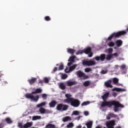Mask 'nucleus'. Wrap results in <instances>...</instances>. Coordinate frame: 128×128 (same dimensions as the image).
<instances>
[{
  "label": "nucleus",
  "mask_w": 128,
  "mask_h": 128,
  "mask_svg": "<svg viewBox=\"0 0 128 128\" xmlns=\"http://www.w3.org/2000/svg\"><path fill=\"white\" fill-rule=\"evenodd\" d=\"M65 96L66 99L64 100V102L70 104V106H74V108H78V106H80V100L72 98V94H66Z\"/></svg>",
  "instance_id": "obj_1"
},
{
  "label": "nucleus",
  "mask_w": 128,
  "mask_h": 128,
  "mask_svg": "<svg viewBox=\"0 0 128 128\" xmlns=\"http://www.w3.org/2000/svg\"><path fill=\"white\" fill-rule=\"evenodd\" d=\"M42 90L41 88H36L34 91L32 92L31 93H27L25 94V98L28 100H34V102H38L40 98V96L36 95V96H33V94H42Z\"/></svg>",
  "instance_id": "obj_2"
},
{
  "label": "nucleus",
  "mask_w": 128,
  "mask_h": 128,
  "mask_svg": "<svg viewBox=\"0 0 128 128\" xmlns=\"http://www.w3.org/2000/svg\"><path fill=\"white\" fill-rule=\"evenodd\" d=\"M112 58H112V54H109L106 56V54H101L100 56H96L95 58H93V60H95L97 62L98 60H101V62H104V60H110Z\"/></svg>",
  "instance_id": "obj_3"
},
{
  "label": "nucleus",
  "mask_w": 128,
  "mask_h": 128,
  "mask_svg": "<svg viewBox=\"0 0 128 128\" xmlns=\"http://www.w3.org/2000/svg\"><path fill=\"white\" fill-rule=\"evenodd\" d=\"M126 34V31H119L117 32H114L108 38V40H112L114 38H120V36H122Z\"/></svg>",
  "instance_id": "obj_4"
},
{
  "label": "nucleus",
  "mask_w": 128,
  "mask_h": 128,
  "mask_svg": "<svg viewBox=\"0 0 128 128\" xmlns=\"http://www.w3.org/2000/svg\"><path fill=\"white\" fill-rule=\"evenodd\" d=\"M114 106V110L115 112H118V108H124V105L120 104V102L116 100H112V106Z\"/></svg>",
  "instance_id": "obj_5"
},
{
  "label": "nucleus",
  "mask_w": 128,
  "mask_h": 128,
  "mask_svg": "<svg viewBox=\"0 0 128 128\" xmlns=\"http://www.w3.org/2000/svg\"><path fill=\"white\" fill-rule=\"evenodd\" d=\"M68 108V105L64 104H58L56 107L57 110H62V112L67 110Z\"/></svg>",
  "instance_id": "obj_6"
},
{
  "label": "nucleus",
  "mask_w": 128,
  "mask_h": 128,
  "mask_svg": "<svg viewBox=\"0 0 128 128\" xmlns=\"http://www.w3.org/2000/svg\"><path fill=\"white\" fill-rule=\"evenodd\" d=\"M76 74L78 78H82V80H88L89 78L88 75H86V74L80 70L77 71L76 72Z\"/></svg>",
  "instance_id": "obj_7"
},
{
  "label": "nucleus",
  "mask_w": 128,
  "mask_h": 128,
  "mask_svg": "<svg viewBox=\"0 0 128 128\" xmlns=\"http://www.w3.org/2000/svg\"><path fill=\"white\" fill-rule=\"evenodd\" d=\"M112 101H106L104 100L102 102L101 104V107L104 108L106 106H108V108H112Z\"/></svg>",
  "instance_id": "obj_8"
},
{
  "label": "nucleus",
  "mask_w": 128,
  "mask_h": 128,
  "mask_svg": "<svg viewBox=\"0 0 128 128\" xmlns=\"http://www.w3.org/2000/svg\"><path fill=\"white\" fill-rule=\"evenodd\" d=\"M82 64L84 66H94V64H96V62H94V60H84L82 62Z\"/></svg>",
  "instance_id": "obj_9"
},
{
  "label": "nucleus",
  "mask_w": 128,
  "mask_h": 128,
  "mask_svg": "<svg viewBox=\"0 0 128 128\" xmlns=\"http://www.w3.org/2000/svg\"><path fill=\"white\" fill-rule=\"evenodd\" d=\"M114 120L108 121L106 122V126L108 128H114Z\"/></svg>",
  "instance_id": "obj_10"
},
{
  "label": "nucleus",
  "mask_w": 128,
  "mask_h": 128,
  "mask_svg": "<svg viewBox=\"0 0 128 128\" xmlns=\"http://www.w3.org/2000/svg\"><path fill=\"white\" fill-rule=\"evenodd\" d=\"M68 86H74L75 84H76V81H72L70 80H68L66 82Z\"/></svg>",
  "instance_id": "obj_11"
},
{
  "label": "nucleus",
  "mask_w": 128,
  "mask_h": 128,
  "mask_svg": "<svg viewBox=\"0 0 128 128\" xmlns=\"http://www.w3.org/2000/svg\"><path fill=\"white\" fill-rule=\"evenodd\" d=\"M105 86L106 88H112V80H108L107 82H105Z\"/></svg>",
  "instance_id": "obj_12"
},
{
  "label": "nucleus",
  "mask_w": 128,
  "mask_h": 128,
  "mask_svg": "<svg viewBox=\"0 0 128 128\" xmlns=\"http://www.w3.org/2000/svg\"><path fill=\"white\" fill-rule=\"evenodd\" d=\"M39 112L42 114H48V110L42 107L40 108Z\"/></svg>",
  "instance_id": "obj_13"
},
{
  "label": "nucleus",
  "mask_w": 128,
  "mask_h": 128,
  "mask_svg": "<svg viewBox=\"0 0 128 128\" xmlns=\"http://www.w3.org/2000/svg\"><path fill=\"white\" fill-rule=\"evenodd\" d=\"M57 102L56 100H52L49 103V106L50 108H54L56 106Z\"/></svg>",
  "instance_id": "obj_14"
},
{
  "label": "nucleus",
  "mask_w": 128,
  "mask_h": 128,
  "mask_svg": "<svg viewBox=\"0 0 128 128\" xmlns=\"http://www.w3.org/2000/svg\"><path fill=\"white\" fill-rule=\"evenodd\" d=\"M0 84H1V86H6V84H8V82L2 79V77L1 75H0Z\"/></svg>",
  "instance_id": "obj_15"
},
{
  "label": "nucleus",
  "mask_w": 128,
  "mask_h": 128,
  "mask_svg": "<svg viewBox=\"0 0 128 128\" xmlns=\"http://www.w3.org/2000/svg\"><path fill=\"white\" fill-rule=\"evenodd\" d=\"M116 44L118 48H120V46H122V41L120 40H118L116 41Z\"/></svg>",
  "instance_id": "obj_16"
},
{
  "label": "nucleus",
  "mask_w": 128,
  "mask_h": 128,
  "mask_svg": "<svg viewBox=\"0 0 128 128\" xmlns=\"http://www.w3.org/2000/svg\"><path fill=\"white\" fill-rule=\"evenodd\" d=\"M84 54H88L90 52H92V48L90 47L86 49H84Z\"/></svg>",
  "instance_id": "obj_17"
},
{
  "label": "nucleus",
  "mask_w": 128,
  "mask_h": 128,
  "mask_svg": "<svg viewBox=\"0 0 128 128\" xmlns=\"http://www.w3.org/2000/svg\"><path fill=\"white\" fill-rule=\"evenodd\" d=\"M36 80V78H32L31 79L28 80V82L30 84H34Z\"/></svg>",
  "instance_id": "obj_18"
},
{
  "label": "nucleus",
  "mask_w": 128,
  "mask_h": 128,
  "mask_svg": "<svg viewBox=\"0 0 128 128\" xmlns=\"http://www.w3.org/2000/svg\"><path fill=\"white\" fill-rule=\"evenodd\" d=\"M59 88L61 90H66V84H64V82H60L59 84Z\"/></svg>",
  "instance_id": "obj_19"
},
{
  "label": "nucleus",
  "mask_w": 128,
  "mask_h": 128,
  "mask_svg": "<svg viewBox=\"0 0 128 128\" xmlns=\"http://www.w3.org/2000/svg\"><path fill=\"white\" fill-rule=\"evenodd\" d=\"M32 126V122H27L26 124L23 125V128H30Z\"/></svg>",
  "instance_id": "obj_20"
},
{
  "label": "nucleus",
  "mask_w": 128,
  "mask_h": 128,
  "mask_svg": "<svg viewBox=\"0 0 128 128\" xmlns=\"http://www.w3.org/2000/svg\"><path fill=\"white\" fill-rule=\"evenodd\" d=\"M108 96H110V93L106 92L102 96V99L103 100H106L108 98Z\"/></svg>",
  "instance_id": "obj_21"
},
{
  "label": "nucleus",
  "mask_w": 128,
  "mask_h": 128,
  "mask_svg": "<svg viewBox=\"0 0 128 128\" xmlns=\"http://www.w3.org/2000/svg\"><path fill=\"white\" fill-rule=\"evenodd\" d=\"M5 121L7 122L8 124H12V121L10 118L7 117L5 118Z\"/></svg>",
  "instance_id": "obj_22"
},
{
  "label": "nucleus",
  "mask_w": 128,
  "mask_h": 128,
  "mask_svg": "<svg viewBox=\"0 0 128 128\" xmlns=\"http://www.w3.org/2000/svg\"><path fill=\"white\" fill-rule=\"evenodd\" d=\"M67 52H68V54H72L76 52V50L72 48H68Z\"/></svg>",
  "instance_id": "obj_23"
},
{
  "label": "nucleus",
  "mask_w": 128,
  "mask_h": 128,
  "mask_svg": "<svg viewBox=\"0 0 128 128\" xmlns=\"http://www.w3.org/2000/svg\"><path fill=\"white\" fill-rule=\"evenodd\" d=\"M46 102H42V103L38 104L36 106V108H42V106H46Z\"/></svg>",
  "instance_id": "obj_24"
},
{
  "label": "nucleus",
  "mask_w": 128,
  "mask_h": 128,
  "mask_svg": "<svg viewBox=\"0 0 128 128\" xmlns=\"http://www.w3.org/2000/svg\"><path fill=\"white\" fill-rule=\"evenodd\" d=\"M62 120L64 122H68V120H72V118L68 116L63 118Z\"/></svg>",
  "instance_id": "obj_25"
},
{
  "label": "nucleus",
  "mask_w": 128,
  "mask_h": 128,
  "mask_svg": "<svg viewBox=\"0 0 128 128\" xmlns=\"http://www.w3.org/2000/svg\"><path fill=\"white\" fill-rule=\"evenodd\" d=\"M86 126L87 128H92V122L90 121V122L86 123Z\"/></svg>",
  "instance_id": "obj_26"
},
{
  "label": "nucleus",
  "mask_w": 128,
  "mask_h": 128,
  "mask_svg": "<svg viewBox=\"0 0 128 128\" xmlns=\"http://www.w3.org/2000/svg\"><path fill=\"white\" fill-rule=\"evenodd\" d=\"M83 84L84 86H88L90 84V80L85 81Z\"/></svg>",
  "instance_id": "obj_27"
},
{
  "label": "nucleus",
  "mask_w": 128,
  "mask_h": 128,
  "mask_svg": "<svg viewBox=\"0 0 128 128\" xmlns=\"http://www.w3.org/2000/svg\"><path fill=\"white\" fill-rule=\"evenodd\" d=\"M90 104V101L84 102L81 104V106H88V104Z\"/></svg>",
  "instance_id": "obj_28"
},
{
  "label": "nucleus",
  "mask_w": 128,
  "mask_h": 128,
  "mask_svg": "<svg viewBox=\"0 0 128 128\" xmlns=\"http://www.w3.org/2000/svg\"><path fill=\"white\" fill-rule=\"evenodd\" d=\"M76 68V64H74V65L70 66L69 68L70 71L72 72V70H74Z\"/></svg>",
  "instance_id": "obj_29"
},
{
  "label": "nucleus",
  "mask_w": 128,
  "mask_h": 128,
  "mask_svg": "<svg viewBox=\"0 0 128 128\" xmlns=\"http://www.w3.org/2000/svg\"><path fill=\"white\" fill-rule=\"evenodd\" d=\"M114 90L116 92H126V89L120 88H115Z\"/></svg>",
  "instance_id": "obj_30"
},
{
  "label": "nucleus",
  "mask_w": 128,
  "mask_h": 128,
  "mask_svg": "<svg viewBox=\"0 0 128 128\" xmlns=\"http://www.w3.org/2000/svg\"><path fill=\"white\" fill-rule=\"evenodd\" d=\"M40 118H42V116H34L32 117L33 120H40Z\"/></svg>",
  "instance_id": "obj_31"
},
{
  "label": "nucleus",
  "mask_w": 128,
  "mask_h": 128,
  "mask_svg": "<svg viewBox=\"0 0 128 128\" xmlns=\"http://www.w3.org/2000/svg\"><path fill=\"white\" fill-rule=\"evenodd\" d=\"M72 116H80V112L78 110H74L72 113Z\"/></svg>",
  "instance_id": "obj_32"
},
{
  "label": "nucleus",
  "mask_w": 128,
  "mask_h": 128,
  "mask_svg": "<svg viewBox=\"0 0 128 128\" xmlns=\"http://www.w3.org/2000/svg\"><path fill=\"white\" fill-rule=\"evenodd\" d=\"M74 123L72 122H70L66 126L67 128H74Z\"/></svg>",
  "instance_id": "obj_33"
},
{
  "label": "nucleus",
  "mask_w": 128,
  "mask_h": 128,
  "mask_svg": "<svg viewBox=\"0 0 128 128\" xmlns=\"http://www.w3.org/2000/svg\"><path fill=\"white\" fill-rule=\"evenodd\" d=\"M74 56L70 57V59L68 60V62H74Z\"/></svg>",
  "instance_id": "obj_34"
},
{
  "label": "nucleus",
  "mask_w": 128,
  "mask_h": 128,
  "mask_svg": "<svg viewBox=\"0 0 128 128\" xmlns=\"http://www.w3.org/2000/svg\"><path fill=\"white\" fill-rule=\"evenodd\" d=\"M84 54V50H80L76 52V56H78V54Z\"/></svg>",
  "instance_id": "obj_35"
},
{
  "label": "nucleus",
  "mask_w": 128,
  "mask_h": 128,
  "mask_svg": "<svg viewBox=\"0 0 128 128\" xmlns=\"http://www.w3.org/2000/svg\"><path fill=\"white\" fill-rule=\"evenodd\" d=\"M120 70H126L127 68H126V64H122L120 66Z\"/></svg>",
  "instance_id": "obj_36"
},
{
  "label": "nucleus",
  "mask_w": 128,
  "mask_h": 128,
  "mask_svg": "<svg viewBox=\"0 0 128 128\" xmlns=\"http://www.w3.org/2000/svg\"><path fill=\"white\" fill-rule=\"evenodd\" d=\"M64 70V64L61 63L59 66L58 70Z\"/></svg>",
  "instance_id": "obj_37"
},
{
  "label": "nucleus",
  "mask_w": 128,
  "mask_h": 128,
  "mask_svg": "<svg viewBox=\"0 0 128 128\" xmlns=\"http://www.w3.org/2000/svg\"><path fill=\"white\" fill-rule=\"evenodd\" d=\"M113 58H118V52H115L113 54H111Z\"/></svg>",
  "instance_id": "obj_38"
},
{
  "label": "nucleus",
  "mask_w": 128,
  "mask_h": 128,
  "mask_svg": "<svg viewBox=\"0 0 128 128\" xmlns=\"http://www.w3.org/2000/svg\"><path fill=\"white\" fill-rule=\"evenodd\" d=\"M113 82L114 84H116L118 82V78H113Z\"/></svg>",
  "instance_id": "obj_39"
},
{
  "label": "nucleus",
  "mask_w": 128,
  "mask_h": 128,
  "mask_svg": "<svg viewBox=\"0 0 128 128\" xmlns=\"http://www.w3.org/2000/svg\"><path fill=\"white\" fill-rule=\"evenodd\" d=\"M44 20L46 22H50L51 20L50 17V16H46L44 17Z\"/></svg>",
  "instance_id": "obj_40"
},
{
  "label": "nucleus",
  "mask_w": 128,
  "mask_h": 128,
  "mask_svg": "<svg viewBox=\"0 0 128 128\" xmlns=\"http://www.w3.org/2000/svg\"><path fill=\"white\" fill-rule=\"evenodd\" d=\"M42 98L43 100H46V98H48V95L46 94H42Z\"/></svg>",
  "instance_id": "obj_41"
},
{
  "label": "nucleus",
  "mask_w": 128,
  "mask_h": 128,
  "mask_svg": "<svg viewBox=\"0 0 128 128\" xmlns=\"http://www.w3.org/2000/svg\"><path fill=\"white\" fill-rule=\"evenodd\" d=\"M108 46H114V42H110L109 43H108Z\"/></svg>",
  "instance_id": "obj_42"
},
{
  "label": "nucleus",
  "mask_w": 128,
  "mask_h": 128,
  "mask_svg": "<svg viewBox=\"0 0 128 128\" xmlns=\"http://www.w3.org/2000/svg\"><path fill=\"white\" fill-rule=\"evenodd\" d=\"M110 116L111 118H118V115H116L114 113L110 112Z\"/></svg>",
  "instance_id": "obj_43"
},
{
  "label": "nucleus",
  "mask_w": 128,
  "mask_h": 128,
  "mask_svg": "<svg viewBox=\"0 0 128 128\" xmlns=\"http://www.w3.org/2000/svg\"><path fill=\"white\" fill-rule=\"evenodd\" d=\"M44 82L45 84H48L50 80H48V78L47 77H46L44 78Z\"/></svg>",
  "instance_id": "obj_44"
},
{
  "label": "nucleus",
  "mask_w": 128,
  "mask_h": 128,
  "mask_svg": "<svg viewBox=\"0 0 128 128\" xmlns=\"http://www.w3.org/2000/svg\"><path fill=\"white\" fill-rule=\"evenodd\" d=\"M84 70H85L86 72H92V68H86Z\"/></svg>",
  "instance_id": "obj_45"
},
{
  "label": "nucleus",
  "mask_w": 128,
  "mask_h": 128,
  "mask_svg": "<svg viewBox=\"0 0 128 128\" xmlns=\"http://www.w3.org/2000/svg\"><path fill=\"white\" fill-rule=\"evenodd\" d=\"M66 78H68V75H66V74H64L62 76V80H66Z\"/></svg>",
  "instance_id": "obj_46"
},
{
  "label": "nucleus",
  "mask_w": 128,
  "mask_h": 128,
  "mask_svg": "<svg viewBox=\"0 0 128 128\" xmlns=\"http://www.w3.org/2000/svg\"><path fill=\"white\" fill-rule=\"evenodd\" d=\"M65 72H66V74H68V73L70 72V68L68 69V67L66 68L65 69Z\"/></svg>",
  "instance_id": "obj_47"
},
{
  "label": "nucleus",
  "mask_w": 128,
  "mask_h": 128,
  "mask_svg": "<svg viewBox=\"0 0 128 128\" xmlns=\"http://www.w3.org/2000/svg\"><path fill=\"white\" fill-rule=\"evenodd\" d=\"M106 120H110V118H112L110 114V113L108 114V116H106Z\"/></svg>",
  "instance_id": "obj_48"
},
{
  "label": "nucleus",
  "mask_w": 128,
  "mask_h": 128,
  "mask_svg": "<svg viewBox=\"0 0 128 128\" xmlns=\"http://www.w3.org/2000/svg\"><path fill=\"white\" fill-rule=\"evenodd\" d=\"M18 126L20 128H24V126H22V123H18Z\"/></svg>",
  "instance_id": "obj_49"
},
{
  "label": "nucleus",
  "mask_w": 128,
  "mask_h": 128,
  "mask_svg": "<svg viewBox=\"0 0 128 128\" xmlns=\"http://www.w3.org/2000/svg\"><path fill=\"white\" fill-rule=\"evenodd\" d=\"M106 72H108V71L104 70H102L101 72V73L102 74H106Z\"/></svg>",
  "instance_id": "obj_50"
},
{
  "label": "nucleus",
  "mask_w": 128,
  "mask_h": 128,
  "mask_svg": "<svg viewBox=\"0 0 128 128\" xmlns=\"http://www.w3.org/2000/svg\"><path fill=\"white\" fill-rule=\"evenodd\" d=\"M93 54H92V52H90L89 53V54L88 55V58H92V56Z\"/></svg>",
  "instance_id": "obj_51"
},
{
  "label": "nucleus",
  "mask_w": 128,
  "mask_h": 128,
  "mask_svg": "<svg viewBox=\"0 0 128 128\" xmlns=\"http://www.w3.org/2000/svg\"><path fill=\"white\" fill-rule=\"evenodd\" d=\"M118 68H120V66L118 65H115L114 66V70H118Z\"/></svg>",
  "instance_id": "obj_52"
},
{
  "label": "nucleus",
  "mask_w": 128,
  "mask_h": 128,
  "mask_svg": "<svg viewBox=\"0 0 128 128\" xmlns=\"http://www.w3.org/2000/svg\"><path fill=\"white\" fill-rule=\"evenodd\" d=\"M84 116H88V114H90V113H88V111H85L84 112Z\"/></svg>",
  "instance_id": "obj_53"
},
{
  "label": "nucleus",
  "mask_w": 128,
  "mask_h": 128,
  "mask_svg": "<svg viewBox=\"0 0 128 128\" xmlns=\"http://www.w3.org/2000/svg\"><path fill=\"white\" fill-rule=\"evenodd\" d=\"M108 52L109 54H112V48H110L108 49Z\"/></svg>",
  "instance_id": "obj_54"
},
{
  "label": "nucleus",
  "mask_w": 128,
  "mask_h": 128,
  "mask_svg": "<svg viewBox=\"0 0 128 128\" xmlns=\"http://www.w3.org/2000/svg\"><path fill=\"white\" fill-rule=\"evenodd\" d=\"M80 118H82V116H79L78 117H76L75 120H80Z\"/></svg>",
  "instance_id": "obj_55"
},
{
  "label": "nucleus",
  "mask_w": 128,
  "mask_h": 128,
  "mask_svg": "<svg viewBox=\"0 0 128 128\" xmlns=\"http://www.w3.org/2000/svg\"><path fill=\"white\" fill-rule=\"evenodd\" d=\"M56 70H58V68L55 67L54 70H53V72H56Z\"/></svg>",
  "instance_id": "obj_56"
},
{
  "label": "nucleus",
  "mask_w": 128,
  "mask_h": 128,
  "mask_svg": "<svg viewBox=\"0 0 128 128\" xmlns=\"http://www.w3.org/2000/svg\"><path fill=\"white\" fill-rule=\"evenodd\" d=\"M113 96H114V98H116V96H118V93L116 92H114L112 94Z\"/></svg>",
  "instance_id": "obj_57"
},
{
  "label": "nucleus",
  "mask_w": 128,
  "mask_h": 128,
  "mask_svg": "<svg viewBox=\"0 0 128 128\" xmlns=\"http://www.w3.org/2000/svg\"><path fill=\"white\" fill-rule=\"evenodd\" d=\"M72 62H69L68 63V66H72Z\"/></svg>",
  "instance_id": "obj_58"
},
{
  "label": "nucleus",
  "mask_w": 128,
  "mask_h": 128,
  "mask_svg": "<svg viewBox=\"0 0 128 128\" xmlns=\"http://www.w3.org/2000/svg\"><path fill=\"white\" fill-rule=\"evenodd\" d=\"M39 84H44V80H39Z\"/></svg>",
  "instance_id": "obj_59"
},
{
  "label": "nucleus",
  "mask_w": 128,
  "mask_h": 128,
  "mask_svg": "<svg viewBox=\"0 0 128 128\" xmlns=\"http://www.w3.org/2000/svg\"><path fill=\"white\" fill-rule=\"evenodd\" d=\"M63 94H66V92H62Z\"/></svg>",
  "instance_id": "obj_60"
},
{
  "label": "nucleus",
  "mask_w": 128,
  "mask_h": 128,
  "mask_svg": "<svg viewBox=\"0 0 128 128\" xmlns=\"http://www.w3.org/2000/svg\"><path fill=\"white\" fill-rule=\"evenodd\" d=\"M56 66H58V64H56Z\"/></svg>",
  "instance_id": "obj_61"
},
{
  "label": "nucleus",
  "mask_w": 128,
  "mask_h": 128,
  "mask_svg": "<svg viewBox=\"0 0 128 128\" xmlns=\"http://www.w3.org/2000/svg\"><path fill=\"white\" fill-rule=\"evenodd\" d=\"M124 74H126V72H124Z\"/></svg>",
  "instance_id": "obj_62"
},
{
  "label": "nucleus",
  "mask_w": 128,
  "mask_h": 128,
  "mask_svg": "<svg viewBox=\"0 0 128 128\" xmlns=\"http://www.w3.org/2000/svg\"><path fill=\"white\" fill-rule=\"evenodd\" d=\"M82 128H86V126H84V127H83Z\"/></svg>",
  "instance_id": "obj_63"
},
{
  "label": "nucleus",
  "mask_w": 128,
  "mask_h": 128,
  "mask_svg": "<svg viewBox=\"0 0 128 128\" xmlns=\"http://www.w3.org/2000/svg\"><path fill=\"white\" fill-rule=\"evenodd\" d=\"M4 114H6V112H4Z\"/></svg>",
  "instance_id": "obj_64"
}]
</instances>
